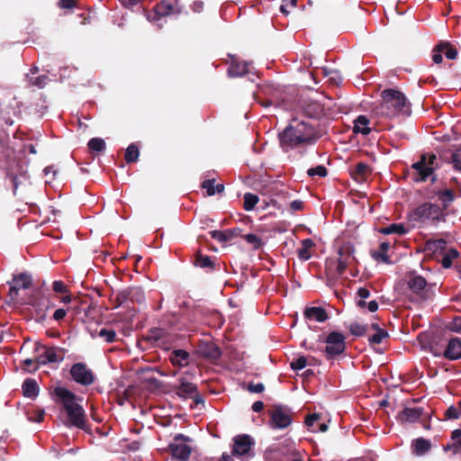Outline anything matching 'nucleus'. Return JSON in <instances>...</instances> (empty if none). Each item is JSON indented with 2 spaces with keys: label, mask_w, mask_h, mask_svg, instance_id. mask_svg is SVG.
Masks as SVG:
<instances>
[{
  "label": "nucleus",
  "mask_w": 461,
  "mask_h": 461,
  "mask_svg": "<svg viewBox=\"0 0 461 461\" xmlns=\"http://www.w3.org/2000/svg\"><path fill=\"white\" fill-rule=\"evenodd\" d=\"M264 388H265V386L261 383H258V384H249V386H248V390L250 393H262L264 391Z\"/></svg>",
  "instance_id": "13d9d810"
},
{
  "label": "nucleus",
  "mask_w": 461,
  "mask_h": 461,
  "mask_svg": "<svg viewBox=\"0 0 461 461\" xmlns=\"http://www.w3.org/2000/svg\"><path fill=\"white\" fill-rule=\"evenodd\" d=\"M320 420V415L317 414V413H313V414H311L309 415L306 420H305V424L308 428L310 429H315L314 428V424L317 420Z\"/></svg>",
  "instance_id": "6e6d98bb"
},
{
  "label": "nucleus",
  "mask_w": 461,
  "mask_h": 461,
  "mask_svg": "<svg viewBox=\"0 0 461 461\" xmlns=\"http://www.w3.org/2000/svg\"><path fill=\"white\" fill-rule=\"evenodd\" d=\"M244 240L248 243L251 244L254 247V249H258L262 244L260 238H258L256 234H252V233L246 234L244 236Z\"/></svg>",
  "instance_id": "09e8293b"
},
{
  "label": "nucleus",
  "mask_w": 461,
  "mask_h": 461,
  "mask_svg": "<svg viewBox=\"0 0 461 461\" xmlns=\"http://www.w3.org/2000/svg\"><path fill=\"white\" fill-rule=\"evenodd\" d=\"M306 318L317 321H324L328 319V314L324 309L321 307H311L306 309L304 312Z\"/></svg>",
  "instance_id": "4be33fe9"
},
{
  "label": "nucleus",
  "mask_w": 461,
  "mask_h": 461,
  "mask_svg": "<svg viewBox=\"0 0 461 461\" xmlns=\"http://www.w3.org/2000/svg\"><path fill=\"white\" fill-rule=\"evenodd\" d=\"M59 303L64 304L63 307H59V320L66 315L73 318L77 313L78 300L68 294L67 286L61 282H59Z\"/></svg>",
  "instance_id": "0eeeda50"
},
{
  "label": "nucleus",
  "mask_w": 461,
  "mask_h": 461,
  "mask_svg": "<svg viewBox=\"0 0 461 461\" xmlns=\"http://www.w3.org/2000/svg\"><path fill=\"white\" fill-rule=\"evenodd\" d=\"M369 120L365 115H359L354 121V131L357 133H362L364 135H367L370 132V128L368 127Z\"/></svg>",
  "instance_id": "393cba45"
},
{
  "label": "nucleus",
  "mask_w": 461,
  "mask_h": 461,
  "mask_svg": "<svg viewBox=\"0 0 461 461\" xmlns=\"http://www.w3.org/2000/svg\"><path fill=\"white\" fill-rule=\"evenodd\" d=\"M422 413V409L419 407H405L397 415V420L401 423H411L419 420Z\"/></svg>",
  "instance_id": "f3484780"
},
{
  "label": "nucleus",
  "mask_w": 461,
  "mask_h": 461,
  "mask_svg": "<svg viewBox=\"0 0 461 461\" xmlns=\"http://www.w3.org/2000/svg\"><path fill=\"white\" fill-rule=\"evenodd\" d=\"M443 356L449 360H456L461 357V340L458 338L449 339Z\"/></svg>",
  "instance_id": "a211bd4d"
},
{
  "label": "nucleus",
  "mask_w": 461,
  "mask_h": 461,
  "mask_svg": "<svg viewBox=\"0 0 461 461\" xmlns=\"http://www.w3.org/2000/svg\"><path fill=\"white\" fill-rule=\"evenodd\" d=\"M412 448L416 455H424L430 448V442L423 438H417L412 442Z\"/></svg>",
  "instance_id": "cd10ccee"
},
{
  "label": "nucleus",
  "mask_w": 461,
  "mask_h": 461,
  "mask_svg": "<svg viewBox=\"0 0 461 461\" xmlns=\"http://www.w3.org/2000/svg\"><path fill=\"white\" fill-rule=\"evenodd\" d=\"M78 4L77 0H59V8L64 10H71L73 8H77Z\"/></svg>",
  "instance_id": "8fccbe9b"
},
{
  "label": "nucleus",
  "mask_w": 461,
  "mask_h": 461,
  "mask_svg": "<svg viewBox=\"0 0 461 461\" xmlns=\"http://www.w3.org/2000/svg\"><path fill=\"white\" fill-rule=\"evenodd\" d=\"M446 416L448 419H458L460 417V412L456 407L450 406L446 411Z\"/></svg>",
  "instance_id": "4d7b16f0"
},
{
  "label": "nucleus",
  "mask_w": 461,
  "mask_h": 461,
  "mask_svg": "<svg viewBox=\"0 0 461 461\" xmlns=\"http://www.w3.org/2000/svg\"><path fill=\"white\" fill-rule=\"evenodd\" d=\"M308 364V358L306 357H300L296 358L295 360L292 361L290 366L293 370H302Z\"/></svg>",
  "instance_id": "a18cd8bd"
},
{
  "label": "nucleus",
  "mask_w": 461,
  "mask_h": 461,
  "mask_svg": "<svg viewBox=\"0 0 461 461\" xmlns=\"http://www.w3.org/2000/svg\"><path fill=\"white\" fill-rule=\"evenodd\" d=\"M380 232L385 235L396 233L399 235H403L406 233V228L402 223H393L389 226L384 227L380 230Z\"/></svg>",
  "instance_id": "7c9ffc66"
},
{
  "label": "nucleus",
  "mask_w": 461,
  "mask_h": 461,
  "mask_svg": "<svg viewBox=\"0 0 461 461\" xmlns=\"http://www.w3.org/2000/svg\"><path fill=\"white\" fill-rule=\"evenodd\" d=\"M219 461H233L232 456L228 454H223L221 458Z\"/></svg>",
  "instance_id": "774afa93"
},
{
  "label": "nucleus",
  "mask_w": 461,
  "mask_h": 461,
  "mask_svg": "<svg viewBox=\"0 0 461 461\" xmlns=\"http://www.w3.org/2000/svg\"><path fill=\"white\" fill-rule=\"evenodd\" d=\"M317 139V131L310 119H293L289 125L279 133L280 146L286 152L312 145Z\"/></svg>",
  "instance_id": "f257e3e1"
},
{
  "label": "nucleus",
  "mask_w": 461,
  "mask_h": 461,
  "mask_svg": "<svg viewBox=\"0 0 461 461\" xmlns=\"http://www.w3.org/2000/svg\"><path fill=\"white\" fill-rule=\"evenodd\" d=\"M338 253L339 258L337 265V273L339 275H342L347 269V267L355 261V249L351 243H344L339 249Z\"/></svg>",
  "instance_id": "ddd939ff"
},
{
  "label": "nucleus",
  "mask_w": 461,
  "mask_h": 461,
  "mask_svg": "<svg viewBox=\"0 0 461 461\" xmlns=\"http://www.w3.org/2000/svg\"><path fill=\"white\" fill-rule=\"evenodd\" d=\"M458 257V252L455 249H448L444 255L441 264L444 268H448L452 265V260Z\"/></svg>",
  "instance_id": "e433bc0d"
},
{
  "label": "nucleus",
  "mask_w": 461,
  "mask_h": 461,
  "mask_svg": "<svg viewBox=\"0 0 461 461\" xmlns=\"http://www.w3.org/2000/svg\"><path fill=\"white\" fill-rule=\"evenodd\" d=\"M162 19H164L163 16H156L155 15V11L152 14H149L148 15V20L150 22H153V23H158V22L161 21Z\"/></svg>",
  "instance_id": "0e129e2a"
},
{
  "label": "nucleus",
  "mask_w": 461,
  "mask_h": 461,
  "mask_svg": "<svg viewBox=\"0 0 461 461\" xmlns=\"http://www.w3.org/2000/svg\"><path fill=\"white\" fill-rule=\"evenodd\" d=\"M177 393L181 397H195V402H202L201 397L196 393V385L193 383L182 380L178 387Z\"/></svg>",
  "instance_id": "6ab92c4d"
},
{
  "label": "nucleus",
  "mask_w": 461,
  "mask_h": 461,
  "mask_svg": "<svg viewBox=\"0 0 461 461\" xmlns=\"http://www.w3.org/2000/svg\"><path fill=\"white\" fill-rule=\"evenodd\" d=\"M28 81L32 86H35L38 88L44 87L50 81V78L46 75L35 76L34 72L27 76Z\"/></svg>",
  "instance_id": "c756f323"
},
{
  "label": "nucleus",
  "mask_w": 461,
  "mask_h": 461,
  "mask_svg": "<svg viewBox=\"0 0 461 461\" xmlns=\"http://www.w3.org/2000/svg\"><path fill=\"white\" fill-rule=\"evenodd\" d=\"M169 359L174 366L183 367L189 363V353L183 349H175L171 352Z\"/></svg>",
  "instance_id": "aec40b11"
},
{
  "label": "nucleus",
  "mask_w": 461,
  "mask_h": 461,
  "mask_svg": "<svg viewBox=\"0 0 461 461\" xmlns=\"http://www.w3.org/2000/svg\"><path fill=\"white\" fill-rule=\"evenodd\" d=\"M307 174L309 176H312V177H313L315 176L324 177L327 176V169L324 166L320 165L315 167L309 168L307 170Z\"/></svg>",
  "instance_id": "c03bdc74"
},
{
  "label": "nucleus",
  "mask_w": 461,
  "mask_h": 461,
  "mask_svg": "<svg viewBox=\"0 0 461 461\" xmlns=\"http://www.w3.org/2000/svg\"><path fill=\"white\" fill-rule=\"evenodd\" d=\"M141 0H124L123 1V5L126 6V7H132L136 5H138L139 3H140Z\"/></svg>",
  "instance_id": "338daca9"
},
{
  "label": "nucleus",
  "mask_w": 461,
  "mask_h": 461,
  "mask_svg": "<svg viewBox=\"0 0 461 461\" xmlns=\"http://www.w3.org/2000/svg\"><path fill=\"white\" fill-rule=\"evenodd\" d=\"M446 241L443 240H438L427 242V249L436 252L437 250H442L445 249Z\"/></svg>",
  "instance_id": "49530a36"
},
{
  "label": "nucleus",
  "mask_w": 461,
  "mask_h": 461,
  "mask_svg": "<svg viewBox=\"0 0 461 461\" xmlns=\"http://www.w3.org/2000/svg\"><path fill=\"white\" fill-rule=\"evenodd\" d=\"M32 351L36 354L41 366L55 363L58 360V348L54 346L34 343Z\"/></svg>",
  "instance_id": "9b49d317"
},
{
  "label": "nucleus",
  "mask_w": 461,
  "mask_h": 461,
  "mask_svg": "<svg viewBox=\"0 0 461 461\" xmlns=\"http://www.w3.org/2000/svg\"><path fill=\"white\" fill-rule=\"evenodd\" d=\"M452 162L454 164V167L461 171V147L454 152L452 157Z\"/></svg>",
  "instance_id": "5fc2aeb1"
},
{
  "label": "nucleus",
  "mask_w": 461,
  "mask_h": 461,
  "mask_svg": "<svg viewBox=\"0 0 461 461\" xmlns=\"http://www.w3.org/2000/svg\"><path fill=\"white\" fill-rule=\"evenodd\" d=\"M303 202L300 200L293 201L290 203V209L292 212L301 211L303 209Z\"/></svg>",
  "instance_id": "bf43d9fd"
},
{
  "label": "nucleus",
  "mask_w": 461,
  "mask_h": 461,
  "mask_svg": "<svg viewBox=\"0 0 461 461\" xmlns=\"http://www.w3.org/2000/svg\"><path fill=\"white\" fill-rule=\"evenodd\" d=\"M348 328H349L350 332L353 335L357 336V337L365 335L369 329L368 326L362 325L358 322L350 323Z\"/></svg>",
  "instance_id": "a19ab883"
},
{
  "label": "nucleus",
  "mask_w": 461,
  "mask_h": 461,
  "mask_svg": "<svg viewBox=\"0 0 461 461\" xmlns=\"http://www.w3.org/2000/svg\"><path fill=\"white\" fill-rule=\"evenodd\" d=\"M390 248L389 242H382L379 247V250L373 253V258L376 260H381L384 263H389V257L386 255L387 250Z\"/></svg>",
  "instance_id": "473e14b6"
},
{
  "label": "nucleus",
  "mask_w": 461,
  "mask_h": 461,
  "mask_svg": "<svg viewBox=\"0 0 461 461\" xmlns=\"http://www.w3.org/2000/svg\"><path fill=\"white\" fill-rule=\"evenodd\" d=\"M140 152L135 144H131L125 151V160L128 163L135 162L138 160Z\"/></svg>",
  "instance_id": "c9c22d12"
},
{
  "label": "nucleus",
  "mask_w": 461,
  "mask_h": 461,
  "mask_svg": "<svg viewBox=\"0 0 461 461\" xmlns=\"http://www.w3.org/2000/svg\"><path fill=\"white\" fill-rule=\"evenodd\" d=\"M202 187L206 190L207 194L210 196L220 194L224 190L223 184L214 185V179L204 180L202 184Z\"/></svg>",
  "instance_id": "c85d7f7f"
},
{
  "label": "nucleus",
  "mask_w": 461,
  "mask_h": 461,
  "mask_svg": "<svg viewBox=\"0 0 461 461\" xmlns=\"http://www.w3.org/2000/svg\"><path fill=\"white\" fill-rule=\"evenodd\" d=\"M258 196L251 193H246L244 194V209L246 211H251L255 205L258 203Z\"/></svg>",
  "instance_id": "f704fd0d"
},
{
  "label": "nucleus",
  "mask_w": 461,
  "mask_h": 461,
  "mask_svg": "<svg viewBox=\"0 0 461 461\" xmlns=\"http://www.w3.org/2000/svg\"><path fill=\"white\" fill-rule=\"evenodd\" d=\"M87 146L92 151L101 152L105 149V142L101 138H93L88 141Z\"/></svg>",
  "instance_id": "58836bf2"
},
{
  "label": "nucleus",
  "mask_w": 461,
  "mask_h": 461,
  "mask_svg": "<svg viewBox=\"0 0 461 461\" xmlns=\"http://www.w3.org/2000/svg\"><path fill=\"white\" fill-rule=\"evenodd\" d=\"M98 336L102 338L104 341L111 343L114 341L116 333L113 330L102 329L99 331Z\"/></svg>",
  "instance_id": "37998d69"
},
{
  "label": "nucleus",
  "mask_w": 461,
  "mask_h": 461,
  "mask_svg": "<svg viewBox=\"0 0 461 461\" xmlns=\"http://www.w3.org/2000/svg\"><path fill=\"white\" fill-rule=\"evenodd\" d=\"M313 246V241L311 239H306L302 241V247L298 249V257L303 260H307L311 258L310 249Z\"/></svg>",
  "instance_id": "2f4dec72"
},
{
  "label": "nucleus",
  "mask_w": 461,
  "mask_h": 461,
  "mask_svg": "<svg viewBox=\"0 0 461 461\" xmlns=\"http://www.w3.org/2000/svg\"><path fill=\"white\" fill-rule=\"evenodd\" d=\"M372 330H375V333L369 337V343L372 345H379L382 341L388 337L387 331L379 328L377 323H372Z\"/></svg>",
  "instance_id": "b1692460"
},
{
  "label": "nucleus",
  "mask_w": 461,
  "mask_h": 461,
  "mask_svg": "<svg viewBox=\"0 0 461 461\" xmlns=\"http://www.w3.org/2000/svg\"><path fill=\"white\" fill-rule=\"evenodd\" d=\"M406 284L411 300H426L429 297L427 281L421 276L411 274L406 278Z\"/></svg>",
  "instance_id": "39448f33"
},
{
  "label": "nucleus",
  "mask_w": 461,
  "mask_h": 461,
  "mask_svg": "<svg viewBox=\"0 0 461 461\" xmlns=\"http://www.w3.org/2000/svg\"><path fill=\"white\" fill-rule=\"evenodd\" d=\"M32 345H31V343L24 342L19 352L22 357L20 367L23 372L27 373L37 371L41 366V364L38 363V357L36 354H34L32 357L29 356L30 350L32 349Z\"/></svg>",
  "instance_id": "f8f14e48"
},
{
  "label": "nucleus",
  "mask_w": 461,
  "mask_h": 461,
  "mask_svg": "<svg viewBox=\"0 0 461 461\" xmlns=\"http://www.w3.org/2000/svg\"><path fill=\"white\" fill-rule=\"evenodd\" d=\"M354 172L359 176H366L369 173V167L365 163H358Z\"/></svg>",
  "instance_id": "864d4df0"
},
{
  "label": "nucleus",
  "mask_w": 461,
  "mask_h": 461,
  "mask_svg": "<svg viewBox=\"0 0 461 461\" xmlns=\"http://www.w3.org/2000/svg\"><path fill=\"white\" fill-rule=\"evenodd\" d=\"M197 352L200 356L211 361L219 359L221 355V349L211 341H202L198 346Z\"/></svg>",
  "instance_id": "2eb2a0df"
},
{
  "label": "nucleus",
  "mask_w": 461,
  "mask_h": 461,
  "mask_svg": "<svg viewBox=\"0 0 461 461\" xmlns=\"http://www.w3.org/2000/svg\"><path fill=\"white\" fill-rule=\"evenodd\" d=\"M437 161L436 155H426L421 156L420 160L412 165V168L415 170L416 175L414 176L415 181H426L429 176L433 174L435 169V162Z\"/></svg>",
  "instance_id": "6e6552de"
},
{
  "label": "nucleus",
  "mask_w": 461,
  "mask_h": 461,
  "mask_svg": "<svg viewBox=\"0 0 461 461\" xmlns=\"http://www.w3.org/2000/svg\"><path fill=\"white\" fill-rule=\"evenodd\" d=\"M452 439L455 441L453 445L445 449L452 448L455 454L461 452V429H456L452 432Z\"/></svg>",
  "instance_id": "ea45409f"
},
{
  "label": "nucleus",
  "mask_w": 461,
  "mask_h": 461,
  "mask_svg": "<svg viewBox=\"0 0 461 461\" xmlns=\"http://www.w3.org/2000/svg\"><path fill=\"white\" fill-rule=\"evenodd\" d=\"M237 230H213L211 232L212 237L221 242L230 241L236 236H238Z\"/></svg>",
  "instance_id": "a878e982"
},
{
  "label": "nucleus",
  "mask_w": 461,
  "mask_h": 461,
  "mask_svg": "<svg viewBox=\"0 0 461 461\" xmlns=\"http://www.w3.org/2000/svg\"><path fill=\"white\" fill-rule=\"evenodd\" d=\"M72 379L82 385H90L95 382V375L84 363H76L70 368Z\"/></svg>",
  "instance_id": "9d476101"
},
{
  "label": "nucleus",
  "mask_w": 461,
  "mask_h": 461,
  "mask_svg": "<svg viewBox=\"0 0 461 461\" xmlns=\"http://www.w3.org/2000/svg\"><path fill=\"white\" fill-rule=\"evenodd\" d=\"M84 398L66 387H59V407L62 412V423L68 427L84 429L86 411L83 408Z\"/></svg>",
  "instance_id": "f03ea898"
},
{
  "label": "nucleus",
  "mask_w": 461,
  "mask_h": 461,
  "mask_svg": "<svg viewBox=\"0 0 461 461\" xmlns=\"http://www.w3.org/2000/svg\"><path fill=\"white\" fill-rule=\"evenodd\" d=\"M13 284L11 293L14 292L16 294L18 290L26 289L31 285L32 277L27 274H20L14 278Z\"/></svg>",
  "instance_id": "412c9836"
},
{
  "label": "nucleus",
  "mask_w": 461,
  "mask_h": 461,
  "mask_svg": "<svg viewBox=\"0 0 461 461\" xmlns=\"http://www.w3.org/2000/svg\"><path fill=\"white\" fill-rule=\"evenodd\" d=\"M438 201L442 203L440 206L443 211L447 207V205L454 200L453 192L449 189H446L444 191H439L437 194Z\"/></svg>",
  "instance_id": "72a5a7b5"
},
{
  "label": "nucleus",
  "mask_w": 461,
  "mask_h": 461,
  "mask_svg": "<svg viewBox=\"0 0 461 461\" xmlns=\"http://www.w3.org/2000/svg\"><path fill=\"white\" fill-rule=\"evenodd\" d=\"M264 408V402H261V401H257L255 402L253 404H252V410L255 411V412H259L263 410Z\"/></svg>",
  "instance_id": "680f3d73"
},
{
  "label": "nucleus",
  "mask_w": 461,
  "mask_h": 461,
  "mask_svg": "<svg viewBox=\"0 0 461 461\" xmlns=\"http://www.w3.org/2000/svg\"><path fill=\"white\" fill-rule=\"evenodd\" d=\"M195 264L201 267H207L212 265V261L208 256L198 255L195 259Z\"/></svg>",
  "instance_id": "3c124183"
},
{
  "label": "nucleus",
  "mask_w": 461,
  "mask_h": 461,
  "mask_svg": "<svg viewBox=\"0 0 461 461\" xmlns=\"http://www.w3.org/2000/svg\"><path fill=\"white\" fill-rule=\"evenodd\" d=\"M438 50L439 51H443V53L445 54V56L448 59H455L456 58V56H457L456 50H455L452 47H450L448 43H441V44H439L438 45Z\"/></svg>",
  "instance_id": "79ce46f5"
},
{
  "label": "nucleus",
  "mask_w": 461,
  "mask_h": 461,
  "mask_svg": "<svg viewBox=\"0 0 461 461\" xmlns=\"http://www.w3.org/2000/svg\"><path fill=\"white\" fill-rule=\"evenodd\" d=\"M443 51L438 50V46L433 51L432 59L436 64H439L442 61Z\"/></svg>",
  "instance_id": "052dcab7"
},
{
  "label": "nucleus",
  "mask_w": 461,
  "mask_h": 461,
  "mask_svg": "<svg viewBox=\"0 0 461 461\" xmlns=\"http://www.w3.org/2000/svg\"><path fill=\"white\" fill-rule=\"evenodd\" d=\"M357 295L359 297V300L357 302V304L359 307H364L366 305L365 299L368 298L370 295L368 289H366V287H360L357 290Z\"/></svg>",
  "instance_id": "de8ad7c7"
},
{
  "label": "nucleus",
  "mask_w": 461,
  "mask_h": 461,
  "mask_svg": "<svg viewBox=\"0 0 461 461\" xmlns=\"http://www.w3.org/2000/svg\"><path fill=\"white\" fill-rule=\"evenodd\" d=\"M381 95L382 103L375 109L376 114L392 118L410 112V106L402 92L395 89H385Z\"/></svg>",
  "instance_id": "7ed1b4c3"
},
{
  "label": "nucleus",
  "mask_w": 461,
  "mask_h": 461,
  "mask_svg": "<svg viewBox=\"0 0 461 461\" xmlns=\"http://www.w3.org/2000/svg\"><path fill=\"white\" fill-rule=\"evenodd\" d=\"M368 311L375 312L378 309V303L375 301H371L367 304Z\"/></svg>",
  "instance_id": "69168bd1"
},
{
  "label": "nucleus",
  "mask_w": 461,
  "mask_h": 461,
  "mask_svg": "<svg viewBox=\"0 0 461 461\" xmlns=\"http://www.w3.org/2000/svg\"><path fill=\"white\" fill-rule=\"evenodd\" d=\"M292 422L291 413L288 410L276 406L271 412L270 425L273 429H285Z\"/></svg>",
  "instance_id": "4468645a"
},
{
  "label": "nucleus",
  "mask_w": 461,
  "mask_h": 461,
  "mask_svg": "<svg viewBox=\"0 0 461 461\" xmlns=\"http://www.w3.org/2000/svg\"><path fill=\"white\" fill-rule=\"evenodd\" d=\"M448 329L456 333H461V316L456 317L449 324Z\"/></svg>",
  "instance_id": "603ef678"
},
{
  "label": "nucleus",
  "mask_w": 461,
  "mask_h": 461,
  "mask_svg": "<svg viewBox=\"0 0 461 461\" xmlns=\"http://www.w3.org/2000/svg\"><path fill=\"white\" fill-rule=\"evenodd\" d=\"M23 395L28 398H34L38 395L39 387L35 380L27 378L23 384Z\"/></svg>",
  "instance_id": "5701e85b"
},
{
  "label": "nucleus",
  "mask_w": 461,
  "mask_h": 461,
  "mask_svg": "<svg viewBox=\"0 0 461 461\" xmlns=\"http://www.w3.org/2000/svg\"><path fill=\"white\" fill-rule=\"evenodd\" d=\"M321 112V109L320 107V105L318 104H313V112L312 113H309L307 112V113L311 116V117H314V116H318Z\"/></svg>",
  "instance_id": "e2e57ef3"
},
{
  "label": "nucleus",
  "mask_w": 461,
  "mask_h": 461,
  "mask_svg": "<svg viewBox=\"0 0 461 461\" xmlns=\"http://www.w3.org/2000/svg\"><path fill=\"white\" fill-rule=\"evenodd\" d=\"M191 441L190 438L177 434L168 446L172 456L180 461H186L192 453Z\"/></svg>",
  "instance_id": "423d86ee"
},
{
  "label": "nucleus",
  "mask_w": 461,
  "mask_h": 461,
  "mask_svg": "<svg viewBox=\"0 0 461 461\" xmlns=\"http://www.w3.org/2000/svg\"><path fill=\"white\" fill-rule=\"evenodd\" d=\"M172 10V6L167 2H161L159 5H158L155 8V15L156 16H163L165 18L166 16L169 15Z\"/></svg>",
  "instance_id": "4c0bfd02"
},
{
  "label": "nucleus",
  "mask_w": 461,
  "mask_h": 461,
  "mask_svg": "<svg viewBox=\"0 0 461 461\" xmlns=\"http://www.w3.org/2000/svg\"><path fill=\"white\" fill-rule=\"evenodd\" d=\"M326 344L323 352L326 357L330 359L344 352L346 348L345 337L339 332H331L326 339Z\"/></svg>",
  "instance_id": "1a4fd4ad"
},
{
  "label": "nucleus",
  "mask_w": 461,
  "mask_h": 461,
  "mask_svg": "<svg viewBox=\"0 0 461 461\" xmlns=\"http://www.w3.org/2000/svg\"><path fill=\"white\" fill-rule=\"evenodd\" d=\"M410 219L421 223H435L444 220V212L440 205L425 203L411 212Z\"/></svg>",
  "instance_id": "20e7f679"
},
{
  "label": "nucleus",
  "mask_w": 461,
  "mask_h": 461,
  "mask_svg": "<svg viewBox=\"0 0 461 461\" xmlns=\"http://www.w3.org/2000/svg\"><path fill=\"white\" fill-rule=\"evenodd\" d=\"M253 440L249 435H239L234 438L233 454L238 456H242L249 454Z\"/></svg>",
  "instance_id": "dca6fc26"
},
{
  "label": "nucleus",
  "mask_w": 461,
  "mask_h": 461,
  "mask_svg": "<svg viewBox=\"0 0 461 461\" xmlns=\"http://www.w3.org/2000/svg\"><path fill=\"white\" fill-rule=\"evenodd\" d=\"M249 72V64L247 62H233L230 67L228 73L230 77H241Z\"/></svg>",
  "instance_id": "bb28decb"
}]
</instances>
